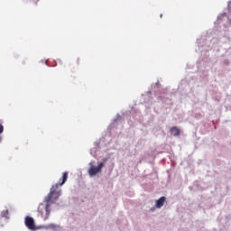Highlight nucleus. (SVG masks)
I'll list each match as a JSON object with an SVG mask.
<instances>
[{
    "instance_id": "obj_8",
    "label": "nucleus",
    "mask_w": 231,
    "mask_h": 231,
    "mask_svg": "<svg viewBox=\"0 0 231 231\" xmlns=\"http://www.w3.org/2000/svg\"><path fill=\"white\" fill-rule=\"evenodd\" d=\"M5 214H8V210H5Z\"/></svg>"
},
{
    "instance_id": "obj_2",
    "label": "nucleus",
    "mask_w": 231,
    "mask_h": 231,
    "mask_svg": "<svg viewBox=\"0 0 231 231\" xmlns=\"http://www.w3.org/2000/svg\"><path fill=\"white\" fill-rule=\"evenodd\" d=\"M24 225L28 230L35 231L37 230V226H35V220L32 217H25Z\"/></svg>"
},
{
    "instance_id": "obj_4",
    "label": "nucleus",
    "mask_w": 231,
    "mask_h": 231,
    "mask_svg": "<svg viewBox=\"0 0 231 231\" xmlns=\"http://www.w3.org/2000/svg\"><path fill=\"white\" fill-rule=\"evenodd\" d=\"M166 199H167L165 197H161L158 200H156V203H155L156 208H162V207L165 205Z\"/></svg>"
},
{
    "instance_id": "obj_5",
    "label": "nucleus",
    "mask_w": 231,
    "mask_h": 231,
    "mask_svg": "<svg viewBox=\"0 0 231 231\" xmlns=\"http://www.w3.org/2000/svg\"><path fill=\"white\" fill-rule=\"evenodd\" d=\"M170 133L172 136H180V134H181V131L176 126L171 127Z\"/></svg>"
},
{
    "instance_id": "obj_3",
    "label": "nucleus",
    "mask_w": 231,
    "mask_h": 231,
    "mask_svg": "<svg viewBox=\"0 0 231 231\" xmlns=\"http://www.w3.org/2000/svg\"><path fill=\"white\" fill-rule=\"evenodd\" d=\"M102 169H104V162H100L97 167L91 166L88 170L89 176H97L98 172H102Z\"/></svg>"
},
{
    "instance_id": "obj_7",
    "label": "nucleus",
    "mask_w": 231,
    "mask_h": 231,
    "mask_svg": "<svg viewBox=\"0 0 231 231\" xmlns=\"http://www.w3.org/2000/svg\"><path fill=\"white\" fill-rule=\"evenodd\" d=\"M5 131V127L0 124V134Z\"/></svg>"
},
{
    "instance_id": "obj_9",
    "label": "nucleus",
    "mask_w": 231,
    "mask_h": 231,
    "mask_svg": "<svg viewBox=\"0 0 231 231\" xmlns=\"http://www.w3.org/2000/svg\"><path fill=\"white\" fill-rule=\"evenodd\" d=\"M0 142H1V137H0Z\"/></svg>"
},
{
    "instance_id": "obj_1",
    "label": "nucleus",
    "mask_w": 231,
    "mask_h": 231,
    "mask_svg": "<svg viewBox=\"0 0 231 231\" xmlns=\"http://www.w3.org/2000/svg\"><path fill=\"white\" fill-rule=\"evenodd\" d=\"M68 181V172L65 171L63 172L62 178H61V182L56 183L55 185H52V187L50 189V193L45 197V202H46V207H45V217H43V220L46 221L50 217V214L51 212V209L50 207H51L52 203H55L59 198H60L61 190L59 189V185L62 187L64 183Z\"/></svg>"
},
{
    "instance_id": "obj_6",
    "label": "nucleus",
    "mask_w": 231,
    "mask_h": 231,
    "mask_svg": "<svg viewBox=\"0 0 231 231\" xmlns=\"http://www.w3.org/2000/svg\"><path fill=\"white\" fill-rule=\"evenodd\" d=\"M45 228L48 230V229H51V230H53L55 228H57V226L55 224H49L45 226Z\"/></svg>"
}]
</instances>
